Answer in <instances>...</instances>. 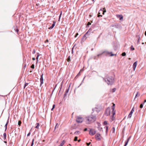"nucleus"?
I'll return each mask as SVG.
<instances>
[{
  "mask_svg": "<svg viewBox=\"0 0 146 146\" xmlns=\"http://www.w3.org/2000/svg\"><path fill=\"white\" fill-rule=\"evenodd\" d=\"M96 119L95 116L92 115L88 116L86 117V123L88 124H90L95 121Z\"/></svg>",
  "mask_w": 146,
  "mask_h": 146,
  "instance_id": "1",
  "label": "nucleus"
},
{
  "mask_svg": "<svg viewBox=\"0 0 146 146\" xmlns=\"http://www.w3.org/2000/svg\"><path fill=\"white\" fill-rule=\"evenodd\" d=\"M104 80L106 82L108 85H112L114 82V79L113 77L111 76H110L107 77V80L104 78H103Z\"/></svg>",
  "mask_w": 146,
  "mask_h": 146,
  "instance_id": "2",
  "label": "nucleus"
},
{
  "mask_svg": "<svg viewBox=\"0 0 146 146\" xmlns=\"http://www.w3.org/2000/svg\"><path fill=\"white\" fill-rule=\"evenodd\" d=\"M103 54H104L106 56H116V54H112V52H109L108 51H103L101 53L98 55V58L99 56L102 55Z\"/></svg>",
  "mask_w": 146,
  "mask_h": 146,
  "instance_id": "3",
  "label": "nucleus"
},
{
  "mask_svg": "<svg viewBox=\"0 0 146 146\" xmlns=\"http://www.w3.org/2000/svg\"><path fill=\"white\" fill-rule=\"evenodd\" d=\"M115 108V104L113 103V105L112 106V110L111 113L112 114V116L111 118V119L112 121H113L115 119L114 117V115H115V111L114 110Z\"/></svg>",
  "mask_w": 146,
  "mask_h": 146,
  "instance_id": "4",
  "label": "nucleus"
},
{
  "mask_svg": "<svg viewBox=\"0 0 146 146\" xmlns=\"http://www.w3.org/2000/svg\"><path fill=\"white\" fill-rule=\"evenodd\" d=\"M84 120L83 118L80 116L76 117V121L78 123H82Z\"/></svg>",
  "mask_w": 146,
  "mask_h": 146,
  "instance_id": "5",
  "label": "nucleus"
},
{
  "mask_svg": "<svg viewBox=\"0 0 146 146\" xmlns=\"http://www.w3.org/2000/svg\"><path fill=\"white\" fill-rule=\"evenodd\" d=\"M111 111L109 108H108L106 110L105 114L107 116L109 115L110 114Z\"/></svg>",
  "mask_w": 146,
  "mask_h": 146,
  "instance_id": "6",
  "label": "nucleus"
},
{
  "mask_svg": "<svg viewBox=\"0 0 146 146\" xmlns=\"http://www.w3.org/2000/svg\"><path fill=\"white\" fill-rule=\"evenodd\" d=\"M96 133V131L92 129H90L89 134L91 135H93Z\"/></svg>",
  "mask_w": 146,
  "mask_h": 146,
  "instance_id": "7",
  "label": "nucleus"
},
{
  "mask_svg": "<svg viewBox=\"0 0 146 146\" xmlns=\"http://www.w3.org/2000/svg\"><path fill=\"white\" fill-rule=\"evenodd\" d=\"M100 137V134L98 133H96L95 135V138L97 140L100 141L101 140Z\"/></svg>",
  "mask_w": 146,
  "mask_h": 146,
  "instance_id": "8",
  "label": "nucleus"
},
{
  "mask_svg": "<svg viewBox=\"0 0 146 146\" xmlns=\"http://www.w3.org/2000/svg\"><path fill=\"white\" fill-rule=\"evenodd\" d=\"M43 74L41 75L40 78V86L42 85V84L43 83Z\"/></svg>",
  "mask_w": 146,
  "mask_h": 146,
  "instance_id": "9",
  "label": "nucleus"
},
{
  "mask_svg": "<svg viewBox=\"0 0 146 146\" xmlns=\"http://www.w3.org/2000/svg\"><path fill=\"white\" fill-rule=\"evenodd\" d=\"M116 17L117 18H119L120 21H123V16L121 15H117Z\"/></svg>",
  "mask_w": 146,
  "mask_h": 146,
  "instance_id": "10",
  "label": "nucleus"
},
{
  "mask_svg": "<svg viewBox=\"0 0 146 146\" xmlns=\"http://www.w3.org/2000/svg\"><path fill=\"white\" fill-rule=\"evenodd\" d=\"M97 123L98 125V130L100 131H102V132H103V131L102 130V128L100 127L101 124L99 122H97Z\"/></svg>",
  "mask_w": 146,
  "mask_h": 146,
  "instance_id": "11",
  "label": "nucleus"
},
{
  "mask_svg": "<svg viewBox=\"0 0 146 146\" xmlns=\"http://www.w3.org/2000/svg\"><path fill=\"white\" fill-rule=\"evenodd\" d=\"M137 61H136L133 63V68L134 71L135 70V68L136 67L137 65Z\"/></svg>",
  "mask_w": 146,
  "mask_h": 146,
  "instance_id": "12",
  "label": "nucleus"
},
{
  "mask_svg": "<svg viewBox=\"0 0 146 146\" xmlns=\"http://www.w3.org/2000/svg\"><path fill=\"white\" fill-rule=\"evenodd\" d=\"M55 23H56V22L55 21H54L53 22V23L52 24V25L49 27V29H52L54 27V26L55 24Z\"/></svg>",
  "mask_w": 146,
  "mask_h": 146,
  "instance_id": "13",
  "label": "nucleus"
},
{
  "mask_svg": "<svg viewBox=\"0 0 146 146\" xmlns=\"http://www.w3.org/2000/svg\"><path fill=\"white\" fill-rule=\"evenodd\" d=\"M103 9L104 10V11L100 9V11L103 12V14L104 15V13H105L106 12V11L105 9V8H103Z\"/></svg>",
  "mask_w": 146,
  "mask_h": 146,
  "instance_id": "14",
  "label": "nucleus"
},
{
  "mask_svg": "<svg viewBox=\"0 0 146 146\" xmlns=\"http://www.w3.org/2000/svg\"><path fill=\"white\" fill-rule=\"evenodd\" d=\"M130 138V137H129V138H128L127 139V141L125 142V145L124 146H126L127 145L128 143Z\"/></svg>",
  "mask_w": 146,
  "mask_h": 146,
  "instance_id": "15",
  "label": "nucleus"
},
{
  "mask_svg": "<svg viewBox=\"0 0 146 146\" xmlns=\"http://www.w3.org/2000/svg\"><path fill=\"white\" fill-rule=\"evenodd\" d=\"M136 37L137 38V37L138 38V40L137 42V44H139V40H140V37L139 36V35L136 36Z\"/></svg>",
  "mask_w": 146,
  "mask_h": 146,
  "instance_id": "16",
  "label": "nucleus"
},
{
  "mask_svg": "<svg viewBox=\"0 0 146 146\" xmlns=\"http://www.w3.org/2000/svg\"><path fill=\"white\" fill-rule=\"evenodd\" d=\"M69 90V88H68V89H67L66 90L65 92V94H64V96H66V95H67V94L68 93Z\"/></svg>",
  "mask_w": 146,
  "mask_h": 146,
  "instance_id": "17",
  "label": "nucleus"
},
{
  "mask_svg": "<svg viewBox=\"0 0 146 146\" xmlns=\"http://www.w3.org/2000/svg\"><path fill=\"white\" fill-rule=\"evenodd\" d=\"M65 143V141L64 140H63L58 146H62Z\"/></svg>",
  "mask_w": 146,
  "mask_h": 146,
  "instance_id": "18",
  "label": "nucleus"
},
{
  "mask_svg": "<svg viewBox=\"0 0 146 146\" xmlns=\"http://www.w3.org/2000/svg\"><path fill=\"white\" fill-rule=\"evenodd\" d=\"M80 133V132L79 131H76L75 132L74 134L76 135H78Z\"/></svg>",
  "mask_w": 146,
  "mask_h": 146,
  "instance_id": "19",
  "label": "nucleus"
},
{
  "mask_svg": "<svg viewBox=\"0 0 146 146\" xmlns=\"http://www.w3.org/2000/svg\"><path fill=\"white\" fill-rule=\"evenodd\" d=\"M8 122V121H7V123L5 124V131L7 129V125Z\"/></svg>",
  "mask_w": 146,
  "mask_h": 146,
  "instance_id": "20",
  "label": "nucleus"
},
{
  "mask_svg": "<svg viewBox=\"0 0 146 146\" xmlns=\"http://www.w3.org/2000/svg\"><path fill=\"white\" fill-rule=\"evenodd\" d=\"M36 125H37L36 126L35 128L37 129H38V127L39 126V124L38 123H37L36 124Z\"/></svg>",
  "mask_w": 146,
  "mask_h": 146,
  "instance_id": "21",
  "label": "nucleus"
},
{
  "mask_svg": "<svg viewBox=\"0 0 146 146\" xmlns=\"http://www.w3.org/2000/svg\"><path fill=\"white\" fill-rule=\"evenodd\" d=\"M58 126L59 125L58 124V123H56L54 128L55 129L56 128H58Z\"/></svg>",
  "mask_w": 146,
  "mask_h": 146,
  "instance_id": "22",
  "label": "nucleus"
},
{
  "mask_svg": "<svg viewBox=\"0 0 146 146\" xmlns=\"http://www.w3.org/2000/svg\"><path fill=\"white\" fill-rule=\"evenodd\" d=\"M132 114V113H131L130 112L128 115V117L130 118L131 117Z\"/></svg>",
  "mask_w": 146,
  "mask_h": 146,
  "instance_id": "23",
  "label": "nucleus"
},
{
  "mask_svg": "<svg viewBox=\"0 0 146 146\" xmlns=\"http://www.w3.org/2000/svg\"><path fill=\"white\" fill-rule=\"evenodd\" d=\"M108 127L107 126H106L105 127V128L106 129V133H107V131H108Z\"/></svg>",
  "mask_w": 146,
  "mask_h": 146,
  "instance_id": "24",
  "label": "nucleus"
},
{
  "mask_svg": "<svg viewBox=\"0 0 146 146\" xmlns=\"http://www.w3.org/2000/svg\"><path fill=\"white\" fill-rule=\"evenodd\" d=\"M134 111V107H133L131 110L130 112L131 113H133Z\"/></svg>",
  "mask_w": 146,
  "mask_h": 146,
  "instance_id": "25",
  "label": "nucleus"
},
{
  "mask_svg": "<svg viewBox=\"0 0 146 146\" xmlns=\"http://www.w3.org/2000/svg\"><path fill=\"white\" fill-rule=\"evenodd\" d=\"M34 139H33L32 141V142L31 143V146H33L34 145Z\"/></svg>",
  "mask_w": 146,
  "mask_h": 146,
  "instance_id": "26",
  "label": "nucleus"
},
{
  "mask_svg": "<svg viewBox=\"0 0 146 146\" xmlns=\"http://www.w3.org/2000/svg\"><path fill=\"white\" fill-rule=\"evenodd\" d=\"M67 61L68 62H70V56H69L67 58Z\"/></svg>",
  "mask_w": 146,
  "mask_h": 146,
  "instance_id": "27",
  "label": "nucleus"
},
{
  "mask_svg": "<svg viewBox=\"0 0 146 146\" xmlns=\"http://www.w3.org/2000/svg\"><path fill=\"white\" fill-rule=\"evenodd\" d=\"M130 49L131 50H134V48H133V46L132 45L130 47Z\"/></svg>",
  "mask_w": 146,
  "mask_h": 146,
  "instance_id": "28",
  "label": "nucleus"
},
{
  "mask_svg": "<svg viewBox=\"0 0 146 146\" xmlns=\"http://www.w3.org/2000/svg\"><path fill=\"white\" fill-rule=\"evenodd\" d=\"M28 84H29L28 83H25L24 87V88H25V87L28 85Z\"/></svg>",
  "mask_w": 146,
  "mask_h": 146,
  "instance_id": "29",
  "label": "nucleus"
},
{
  "mask_svg": "<svg viewBox=\"0 0 146 146\" xmlns=\"http://www.w3.org/2000/svg\"><path fill=\"white\" fill-rule=\"evenodd\" d=\"M138 96H139V94H138V92H137V93L136 94V95H135V98L136 97H137Z\"/></svg>",
  "mask_w": 146,
  "mask_h": 146,
  "instance_id": "30",
  "label": "nucleus"
},
{
  "mask_svg": "<svg viewBox=\"0 0 146 146\" xmlns=\"http://www.w3.org/2000/svg\"><path fill=\"white\" fill-rule=\"evenodd\" d=\"M126 53L125 52H123L122 54V55L123 56H124L126 55Z\"/></svg>",
  "mask_w": 146,
  "mask_h": 146,
  "instance_id": "31",
  "label": "nucleus"
},
{
  "mask_svg": "<svg viewBox=\"0 0 146 146\" xmlns=\"http://www.w3.org/2000/svg\"><path fill=\"white\" fill-rule=\"evenodd\" d=\"M3 136L5 139L6 138V134L5 133H4L3 134Z\"/></svg>",
  "mask_w": 146,
  "mask_h": 146,
  "instance_id": "32",
  "label": "nucleus"
},
{
  "mask_svg": "<svg viewBox=\"0 0 146 146\" xmlns=\"http://www.w3.org/2000/svg\"><path fill=\"white\" fill-rule=\"evenodd\" d=\"M143 104H144V103L143 104H141V105H140V108H143Z\"/></svg>",
  "mask_w": 146,
  "mask_h": 146,
  "instance_id": "33",
  "label": "nucleus"
},
{
  "mask_svg": "<svg viewBox=\"0 0 146 146\" xmlns=\"http://www.w3.org/2000/svg\"><path fill=\"white\" fill-rule=\"evenodd\" d=\"M116 90V88H114L112 89V92H114Z\"/></svg>",
  "mask_w": 146,
  "mask_h": 146,
  "instance_id": "34",
  "label": "nucleus"
},
{
  "mask_svg": "<svg viewBox=\"0 0 146 146\" xmlns=\"http://www.w3.org/2000/svg\"><path fill=\"white\" fill-rule=\"evenodd\" d=\"M55 104L53 105V106H52V109H51L52 111L55 108Z\"/></svg>",
  "mask_w": 146,
  "mask_h": 146,
  "instance_id": "35",
  "label": "nucleus"
},
{
  "mask_svg": "<svg viewBox=\"0 0 146 146\" xmlns=\"http://www.w3.org/2000/svg\"><path fill=\"white\" fill-rule=\"evenodd\" d=\"M35 65L34 64H33L31 66V68L34 69V68Z\"/></svg>",
  "mask_w": 146,
  "mask_h": 146,
  "instance_id": "36",
  "label": "nucleus"
},
{
  "mask_svg": "<svg viewBox=\"0 0 146 146\" xmlns=\"http://www.w3.org/2000/svg\"><path fill=\"white\" fill-rule=\"evenodd\" d=\"M104 125H106L107 124V122L106 121H104Z\"/></svg>",
  "mask_w": 146,
  "mask_h": 146,
  "instance_id": "37",
  "label": "nucleus"
},
{
  "mask_svg": "<svg viewBox=\"0 0 146 146\" xmlns=\"http://www.w3.org/2000/svg\"><path fill=\"white\" fill-rule=\"evenodd\" d=\"M39 55L38 54L37 55V56H36V60H37V62L38 61V57L39 56Z\"/></svg>",
  "mask_w": 146,
  "mask_h": 146,
  "instance_id": "38",
  "label": "nucleus"
},
{
  "mask_svg": "<svg viewBox=\"0 0 146 146\" xmlns=\"http://www.w3.org/2000/svg\"><path fill=\"white\" fill-rule=\"evenodd\" d=\"M77 137L76 136L74 138V141H77Z\"/></svg>",
  "mask_w": 146,
  "mask_h": 146,
  "instance_id": "39",
  "label": "nucleus"
},
{
  "mask_svg": "<svg viewBox=\"0 0 146 146\" xmlns=\"http://www.w3.org/2000/svg\"><path fill=\"white\" fill-rule=\"evenodd\" d=\"M113 132V133L115 131V128L114 127L112 128Z\"/></svg>",
  "mask_w": 146,
  "mask_h": 146,
  "instance_id": "40",
  "label": "nucleus"
},
{
  "mask_svg": "<svg viewBox=\"0 0 146 146\" xmlns=\"http://www.w3.org/2000/svg\"><path fill=\"white\" fill-rule=\"evenodd\" d=\"M100 13L99 12L98 13V17H102V15H99Z\"/></svg>",
  "mask_w": 146,
  "mask_h": 146,
  "instance_id": "41",
  "label": "nucleus"
},
{
  "mask_svg": "<svg viewBox=\"0 0 146 146\" xmlns=\"http://www.w3.org/2000/svg\"><path fill=\"white\" fill-rule=\"evenodd\" d=\"M31 134V132H29L27 135V136H29Z\"/></svg>",
  "mask_w": 146,
  "mask_h": 146,
  "instance_id": "42",
  "label": "nucleus"
},
{
  "mask_svg": "<svg viewBox=\"0 0 146 146\" xmlns=\"http://www.w3.org/2000/svg\"><path fill=\"white\" fill-rule=\"evenodd\" d=\"M21 123V121H19V122H18V125H20Z\"/></svg>",
  "mask_w": 146,
  "mask_h": 146,
  "instance_id": "43",
  "label": "nucleus"
},
{
  "mask_svg": "<svg viewBox=\"0 0 146 146\" xmlns=\"http://www.w3.org/2000/svg\"><path fill=\"white\" fill-rule=\"evenodd\" d=\"M90 142L89 143H86V144H87V145H88V146L89 145H90Z\"/></svg>",
  "mask_w": 146,
  "mask_h": 146,
  "instance_id": "44",
  "label": "nucleus"
},
{
  "mask_svg": "<svg viewBox=\"0 0 146 146\" xmlns=\"http://www.w3.org/2000/svg\"><path fill=\"white\" fill-rule=\"evenodd\" d=\"M91 25V23H90V22H88V25Z\"/></svg>",
  "mask_w": 146,
  "mask_h": 146,
  "instance_id": "45",
  "label": "nucleus"
},
{
  "mask_svg": "<svg viewBox=\"0 0 146 146\" xmlns=\"http://www.w3.org/2000/svg\"><path fill=\"white\" fill-rule=\"evenodd\" d=\"M78 35V33H77L76 34V36H75V37H76L77 36V35Z\"/></svg>",
  "mask_w": 146,
  "mask_h": 146,
  "instance_id": "46",
  "label": "nucleus"
},
{
  "mask_svg": "<svg viewBox=\"0 0 146 146\" xmlns=\"http://www.w3.org/2000/svg\"><path fill=\"white\" fill-rule=\"evenodd\" d=\"M48 42V40H46L45 41V42Z\"/></svg>",
  "mask_w": 146,
  "mask_h": 146,
  "instance_id": "47",
  "label": "nucleus"
},
{
  "mask_svg": "<svg viewBox=\"0 0 146 146\" xmlns=\"http://www.w3.org/2000/svg\"><path fill=\"white\" fill-rule=\"evenodd\" d=\"M87 33H86L84 35V36H83V38H85L86 37V35Z\"/></svg>",
  "mask_w": 146,
  "mask_h": 146,
  "instance_id": "48",
  "label": "nucleus"
},
{
  "mask_svg": "<svg viewBox=\"0 0 146 146\" xmlns=\"http://www.w3.org/2000/svg\"><path fill=\"white\" fill-rule=\"evenodd\" d=\"M87 130V128H85V129H84V131H86Z\"/></svg>",
  "mask_w": 146,
  "mask_h": 146,
  "instance_id": "49",
  "label": "nucleus"
},
{
  "mask_svg": "<svg viewBox=\"0 0 146 146\" xmlns=\"http://www.w3.org/2000/svg\"><path fill=\"white\" fill-rule=\"evenodd\" d=\"M144 127L145 129H146V123H145V125Z\"/></svg>",
  "mask_w": 146,
  "mask_h": 146,
  "instance_id": "50",
  "label": "nucleus"
},
{
  "mask_svg": "<svg viewBox=\"0 0 146 146\" xmlns=\"http://www.w3.org/2000/svg\"><path fill=\"white\" fill-rule=\"evenodd\" d=\"M32 60H35V58H32Z\"/></svg>",
  "mask_w": 146,
  "mask_h": 146,
  "instance_id": "51",
  "label": "nucleus"
},
{
  "mask_svg": "<svg viewBox=\"0 0 146 146\" xmlns=\"http://www.w3.org/2000/svg\"><path fill=\"white\" fill-rule=\"evenodd\" d=\"M16 31L17 33H18L19 31V30L18 29H17L16 30Z\"/></svg>",
  "mask_w": 146,
  "mask_h": 146,
  "instance_id": "52",
  "label": "nucleus"
},
{
  "mask_svg": "<svg viewBox=\"0 0 146 146\" xmlns=\"http://www.w3.org/2000/svg\"><path fill=\"white\" fill-rule=\"evenodd\" d=\"M73 47L72 48V53H73Z\"/></svg>",
  "mask_w": 146,
  "mask_h": 146,
  "instance_id": "53",
  "label": "nucleus"
},
{
  "mask_svg": "<svg viewBox=\"0 0 146 146\" xmlns=\"http://www.w3.org/2000/svg\"><path fill=\"white\" fill-rule=\"evenodd\" d=\"M73 47L72 48V53H73Z\"/></svg>",
  "mask_w": 146,
  "mask_h": 146,
  "instance_id": "54",
  "label": "nucleus"
},
{
  "mask_svg": "<svg viewBox=\"0 0 146 146\" xmlns=\"http://www.w3.org/2000/svg\"><path fill=\"white\" fill-rule=\"evenodd\" d=\"M61 15H62V12H61V13L60 14V17H61Z\"/></svg>",
  "mask_w": 146,
  "mask_h": 146,
  "instance_id": "55",
  "label": "nucleus"
},
{
  "mask_svg": "<svg viewBox=\"0 0 146 146\" xmlns=\"http://www.w3.org/2000/svg\"><path fill=\"white\" fill-rule=\"evenodd\" d=\"M145 102H146V100H144V103H145Z\"/></svg>",
  "mask_w": 146,
  "mask_h": 146,
  "instance_id": "56",
  "label": "nucleus"
},
{
  "mask_svg": "<svg viewBox=\"0 0 146 146\" xmlns=\"http://www.w3.org/2000/svg\"><path fill=\"white\" fill-rule=\"evenodd\" d=\"M145 35L146 36V31L145 32Z\"/></svg>",
  "mask_w": 146,
  "mask_h": 146,
  "instance_id": "57",
  "label": "nucleus"
},
{
  "mask_svg": "<svg viewBox=\"0 0 146 146\" xmlns=\"http://www.w3.org/2000/svg\"><path fill=\"white\" fill-rule=\"evenodd\" d=\"M80 141V140H78V142H79Z\"/></svg>",
  "mask_w": 146,
  "mask_h": 146,
  "instance_id": "58",
  "label": "nucleus"
},
{
  "mask_svg": "<svg viewBox=\"0 0 146 146\" xmlns=\"http://www.w3.org/2000/svg\"><path fill=\"white\" fill-rule=\"evenodd\" d=\"M142 44H144V43L143 42V43H142Z\"/></svg>",
  "mask_w": 146,
  "mask_h": 146,
  "instance_id": "59",
  "label": "nucleus"
},
{
  "mask_svg": "<svg viewBox=\"0 0 146 146\" xmlns=\"http://www.w3.org/2000/svg\"><path fill=\"white\" fill-rule=\"evenodd\" d=\"M32 72V71H30V72Z\"/></svg>",
  "mask_w": 146,
  "mask_h": 146,
  "instance_id": "60",
  "label": "nucleus"
},
{
  "mask_svg": "<svg viewBox=\"0 0 146 146\" xmlns=\"http://www.w3.org/2000/svg\"><path fill=\"white\" fill-rule=\"evenodd\" d=\"M92 1H94V0H92Z\"/></svg>",
  "mask_w": 146,
  "mask_h": 146,
  "instance_id": "61",
  "label": "nucleus"
},
{
  "mask_svg": "<svg viewBox=\"0 0 146 146\" xmlns=\"http://www.w3.org/2000/svg\"><path fill=\"white\" fill-rule=\"evenodd\" d=\"M33 52L35 53V51H34V52Z\"/></svg>",
  "mask_w": 146,
  "mask_h": 146,
  "instance_id": "62",
  "label": "nucleus"
},
{
  "mask_svg": "<svg viewBox=\"0 0 146 146\" xmlns=\"http://www.w3.org/2000/svg\"><path fill=\"white\" fill-rule=\"evenodd\" d=\"M33 52L35 53V51H34V52Z\"/></svg>",
  "mask_w": 146,
  "mask_h": 146,
  "instance_id": "63",
  "label": "nucleus"
},
{
  "mask_svg": "<svg viewBox=\"0 0 146 146\" xmlns=\"http://www.w3.org/2000/svg\"><path fill=\"white\" fill-rule=\"evenodd\" d=\"M93 50V49H92V50Z\"/></svg>",
  "mask_w": 146,
  "mask_h": 146,
  "instance_id": "64",
  "label": "nucleus"
}]
</instances>
